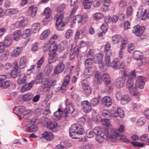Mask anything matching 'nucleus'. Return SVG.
<instances>
[{"label": "nucleus", "mask_w": 149, "mask_h": 149, "mask_svg": "<svg viewBox=\"0 0 149 149\" xmlns=\"http://www.w3.org/2000/svg\"><path fill=\"white\" fill-rule=\"evenodd\" d=\"M101 73L97 71L95 73V79L94 80L95 83L101 85L102 81H104L106 84H109L111 82V80L109 74L106 72H104L101 75Z\"/></svg>", "instance_id": "obj_1"}, {"label": "nucleus", "mask_w": 149, "mask_h": 149, "mask_svg": "<svg viewBox=\"0 0 149 149\" xmlns=\"http://www.w3.org/2000/svg\"><path fill=\"white\" fill-rule=\"evenodd\" d=\"M85 130L82 127H80L77 124L72 125L69 129L70 137L73 139L79 138L77 135H82L84 133Z\"/></svg>", "instance_id": "obj_2"}, {"label": "nucleus", "mask_w": 149, "mask_h": 149, "mask_svg": "<svg viewBox=\"0 0 149 149\" xmlns=\"http://www.w3.org/2000/svg\"><path fill=\"white\" fill-rule=\"evenodd\" d=\"M65 102L66 106L64 110V112L65 113V117L68 116L69 113L73 114L74 115L77 114V111L75 109V106L74 104L68 99H66Z\"/></svg>", "instance_id": "obj_3"}, {"label": "nucleus", "mask_w": 149, "mask_h": 149, "mask_svg": "<svg viewBox=\"0 0 149 149\" xmlns=\"http://www.w3.org/2000/svg\"><path fill=\"white\" fill-rule=\"evenodd\" d=\"M116 129H112L110 132L111 134V139L113 142H115L116 141V139H121L123 141L127 143L130 142L129 140L127 139L125 136L120 134L117 132Z\"/></svg>", "instance_id": "obj_4"}, {"label": "nucleus", "mask_w": 149, "mask_h": 149, "mask_svg": "<svg viewBox=\"0 0 149 149\" xmlns=\"http://www.w3.org/2000/svg\"><path fill=\"white\" fill-rule=\"evenodd\" d=\"M44 84L42 85V88L47 91H48L52 87H54L56 85V82L55 80H51L49 78H46Z\"/></svg>", "instance_id": "obj_5"}, {"label": "nucleus", "mask_w": 149, "mask_h": 149, "mask_svg": "<svg viewBox=\"0 0 149 149\" xmlns=\"http://www.w3.org/2000/svg\"><path fill=\"white\" fill-rule=\"evenodd\" d=\"M145 30V27L140 26L139 25H137L134 26L132 29V32L135 35L138 36H140L142 39V35H143Z\"/></svg>", "instance_id": "obj_6"}, {"label": "nucleus", "mask_w": 149, "mask_h": 149, "mask_svg": "<svg viewBox=\"0 0 149 149\" xmlns=\"http://www.w3.org/2000/svg\"><path fill=\"white\" fill-rule=\"evenodd\" d=\"M88 17L86 14H84L82 16L80 15H76L73 19V22L74 23H81L84 24L88 20Z\"/></svg>", "instance_id": "obj_7"}, {"label": "nucleus", "mask_w": 149, "mask_h": 149, "mask_svg": "<svg viewBox=\"0 0 149 149\" xmlns=\"http://www.w3.org/2000/svg\"><path fill=\"white\" fill-rule=\"evenodd\" d=\"M110 67L115 70H117L124 68L125 67V65L124 61H122L120 63L119 60L116 58L114 59L111 63Z\"/></svg>", "instance_id": "obj_8"}, {"label": "nucleus", "mask_w": 149, "mask_h": 149, "mask_svg": "<svg viewBox=\"0 0 149 149\" xmlns=\"http://www.w3.org/2000/svg\"><path fill=\"white\" fill-rule=\"evenodd\" d=\"M38 129V127L33 122L28 123L24 127V130L26 132H35Z\"/></svg>", "instance_id": "obj_9"}, {"label": "nucleus", "mask_w": 149, "mask_h": 149, "mask_svg": "<svg viewBox=\"0 0 149 149\" xmlns=\"http://www.w3.org/2000/svg\"><path fill=\"white\" fill-rule=\"evenodd\" d=\"M104 132L102 134L97 136L96 140L99 142H101L104 139L108 141L110 139H111V135H110L108 130H104Z\"/></svg>", "instance_id": "obj_10"}, {"label": "nucleus", "mask_w": 149, "mask_h": 149, "mask_svg": "<svg viewBox=\"0 0 149 149\" xmlns=\"http://www.w3.org/2000/svg\"><path fill=\"white\" fill-rule=\"evenodd\" d=\"M63 18L61 17H56L54 19L56 20V25L57 29L58 31H62L64 28V27L65 25V23L63 21Z\"/></svg>", "instance_id": "obj_11"}, {"label": "nucleus", "mask_w": 149, "mask_h": 149, "mask_svg": "<svg viewBox=\"0 0 149 149\" xmlns=\"http://www.w3.org/2000/svg\"><path fill=\"white\" fill-rule=\"evenodd\" d=\"M125 78L122 77H120L116 78L114 82L115 87L118 88L124 87L125 84Z\"/></svg>", "instance_id": "obj_12"}, {"label": "nucleus", "mask_w": 149, "mask_h": 149, "mask_svg": "<svg viewBox=\"0 0 149 149\" xmlns=\"http://www.w3.org/2000/svg\"><path fill=\"white\" fill-rule=\"evenodd\" d=\"M65 4H62L61 5H58L56 8V10L57 12V14H56L54 17V19L56 17H61L64 18L63 14L64 12L63 10L65 8Z\"/></svg>", "instance_id": "obj_13"}, {"label": "nucleus", "mask_w": 149, "mask_h": 149, "mask_svg": "<svg viewBox=\"0 0 149 149\" xmlns=\"http://www.w3.org/2000/svg\"><path fill=\"white\" fill-rule=\"evenodd\" d=\"M146 81V79L145 77L142 76H139L136 81V86L141 89L143 88Z\"/></svg>", "instance_id": "obj_14"}, {"label": "nucleus", "mask_w": 149, "mask_h": 149, "mask_svg": "<svg viewBox=\"0 0 149 149\" xmlns=\"http://www.w3.org/2000/svg\"><path fill=\"white\" fill-rule=\"evenodd\" d=\"M20 70L19 69L17 63L14 66L13 70L11 72L10 76L13 78H15L20 75Z\"/></svg>", "instance_id": "obj_15"}, {"label": "nucleus", "mask_w": 149, "mask_h": 149, "mask_svg": "<svg viewBox=\"0 0 149 149\" xmlns=\"http://www.w3.org/2000/svg\"><path fill=\"white\" fill-rule=\"evenodd\" d=\"M82 108L85 113L89 112L92 110L91 106L87 100L84 101L82 102Z\"/></svg>", "instance_id": "obj_16"}, {"label": "nucleus", "mask_w": 149, "mask_h": 149, "mask_svg": "<svg viewBox=\"0 0 149 149\" xmlns=\"http://www.w3.org/2000/svg\"><path fill=\"white\" fill-rule=\"evenodd\" d=\"M139 9L137 12L136 16L140 18L141 17V19L143 20H145L146 19H148V15L147 13V11L146 10H145L144 11H143L141 8H140Z\"/></svg>", "instance_id": "obj_17"}, {"label": "nucleus", "mask_w": 149, "mask_h": 149, "mask_svg": "<svg viewBox=\"0 0 149 149\" xmlns=\"http://www.w3.org/2000/svg\"><path fill=\"white\" fill-rule=\"evenodd\" d=\"M67 46V42L66 40H63L61 42L57 45L55 44L54 45V47L59 52H62L66 48Z\"/></svg>", "instance_id": "obj_18"}, {"label": "nucleus", "mask_w": 149, "mask_h": 149, "mask_svg": "<svg viewBox=\"0 0 149 149\" xmlns=\"http://www.w3.org/2000/svg\"><path fill=\"white\" fill-rule=\"evenodd\" d=\"M45 125L43 123L42 125L46 127L49 130H52L55 129L57 126V124L56 122L52 121H46L45 122Z\"/></svg>", "instance_id": "obj_19"}, {"label": "nucleus", "mask_w": 149, "mask_h": 149, "mask_svg": "<svg viewBox=\"0 0 149 149\" xmlns=\"http://www.w3.org/2000/svg\"><path fill=\"white\" fill-rule=\"evenodd\" d=\"M65 68L64 64L63 63L60 62L54 68V72L56 74H59L63 71Z\"/></svg>", "instance_id": "obj_20"}, {"label": "nucleus", "mask_w": 149, "mask_h": 149, "mask_svg": "<svg viewBox=\"0 0 149 149\" xmlns=\"http://www.w3.org/2000/svg\"><path fill=\"white\" fill-rule=\"evenodd\" d=\"M44 13L45 16V18L43 19L44 22H49L52 20V17L51 16V10L49 8H46L44 11Z\"/></svg>", "instance_id": "obj_21"}, {"label": "nucleus", "mask_w": 149, "mask_h": 149, "mask_svg": "<svg viewBox=\"0 0 149 149\" xmlns=\"http://www.w3.org/2000/svg\"><path fill=\"white\" fill-rule=\"evenodd\" d=\"M103 105L107 107H109L112 104V101L111 97L109 96H105L102 100Z\"/></svg>", "instance_id": "obj_22"}, {"label": "nucleus", "mask_w": 149, "mask_h": 149, "mask_svg": "<svg viewBox=\"0 0 149 149\" xmlns=\"http://www.w3.org/2000/svg\"><path fill=\"white\" fill-rule=\"evenodd\" d=\"M85 35V30L82 29L77 31L74 39L76 40L83 38Z\"/></svg>", "instance_id": "obj_23"}, {"label": "nucleus", "mask_w": 149, "mask_h": 149, "mask_svg": "<svg viewBox=\"0 0 149 149\" xmlns=\"http://www.w3.org/2000/svg\"><path fill=\"white\" fill-rule=\"evenodd\" d=\"M22 49V47H17L15 48L11 53V55L13 57H17L21 54Z\"/></svg>", "instance_id": "obj_24"}, {"label": "nucleus", "mask_w": 149, "mask_h": 149, "mask_svg": "<svg viewBox=\"0 0 149 149\" xmlns=\"http://www.w3.org/2000/svg\"><path fill=\"white\" fill-rule=\"evenodd\" d=\"M119 95V94L116 95V97L118 100H121V102L122 104H126L130 100V98L128 95H123L121 96V98H120V99H119L117 97V96Z\"/></svg>", "instance_id": "obj_25"}, {"label": "nucleus", "mask_w": 149, "mask_h": 149, "mask_svg": "<svg viewBox=\"0 0 149 149\" xmlns=\"http://www.w3.org/2000/svg\"><path fill=\"white\" fill-rule=\"evenodd\" d=\"M53 66L52 64L48 63L45 68L44 72L46 76L49 75L52 72L53 69Z\"/></svg>", "instance_id": "obj_26"}, {"label": "nucleus", "mask_w": 149, "mask_h": 149, "mask_svg": "<svg viewBox=\"0 0 149 149\" xmlns=\"http://www.w3.org/2000/svg\"><path fill=\"white\" fill-rule=\"evenodd\" d=\"M17 111L16 114L18 116H21V117H24V113L26 110L24 106H19L16 108Z\"/></svg>", "instance_id": "obj_27"}, {"label": "nucleus", "mask_w": 149, "mask_h": 149, "mask_svg": "<svg viewBox=\"0 0 149 149\" xmlns=\"http://www.w3.org/2000/svg\"><path fill=\"white\" fill-rule=\"evenodd\" d=\"M41 135L42 138L51 141L54 138L52 134L49 132H45Z\"/></svg>", "instance_id": "obj_28"}, {"label": "nucleus", "mask_w": 149, "mask_h": 149, "mask_svg": "<svg viewBox=\"0 0 149 149\" xmlns=\"http://www.w3.org/2000/svg\"><path fill=\"white\" fill-rule=\"evenodd\" d=\"M26 59L25 56L21 57L19 62V68L24 69L26 66Z\"/></svg>", "instance_id": "obj_29"}, {"label": "nucleus", "mask_w": 149, "mask_h": 149, "mask_svg": "<svg viewBox=\"0 0 149 149\" xmlns=\"http://www.w3.org/2000/svg\"><path fill=\"white\" fill-rule=\"evenodd\" d=\"M78 0H71V6H74L70 13L71 16L75 12L78 8L77 3Z\"/></svg>", "instance_id": "obj_30"}, {"label": "nucleus", "mask_w": 149, "mask_h": 149, "mask_svg": "<svg viewBox=\"0 0 149 149\" xmlns=\"http://www.w3.org/2000/svg\"><path fill=\"white\" fill-rule=\"evenodd\" d=\"M33 86L32 81L29 83H26L22 86L21 90L22 92H24L26 91L30 90Z\"/></svg>", "instance_id": "obj_31"}, {"label": "nucleus", "mask_w": 149, "mask_h": 149, "mask_svg": "<svg viewBox=\"0 0 149 149\" xmlns=\"http://www.w3.org/2000/svg\"><path fill=\"white\" fill-rule=\"evenodd\" d=\"M122 36L120 35H114L112 38V42L114 44H117L122 41Z\"/></svg>", "instance_id": "obj_32"}, {"label": "nucleus", "mask_w": 149, "mask_h": 149, "mask_svg": "<svg viewBox=\"0 0 149 149\" xmlns=\"http://www.w3.org/2000/svg\"><path fill=\"white\" fill-rule=\"evenodd\" d=\"M104 130H107L106 129L102 128L99 126H96L95 127L93 130L95 135L97 136L100 135L102 134V132H104Z\"/></svg>", "instance_id": "obj_33"}, {"label": "nucleus", "mask_w": 149, "mask_h": 149, "mask_svg": "<svg viewBox=\"0 0 149 149\" xmlns=\"http://www.w3.org/2000/svg\"><path fill=\"white\" fill-rule=\"evenodd\" d=\"M19 79L17 80L18 84L20 85L24 83L26 80V76L25 74H22L19 76Z\"/></svg>", "instance_id": "obj_34"}, {"label": "nucleus", "mask_w": 149, "mask_h": 149, "mask_svg": "<svg viewBox=\"0 0 149 149\" xmlns=\"http://www.w3.org/2000/svg\"><path fill=\"white\" fill-rule=\"evenodd\" d=\"M111 119V118H110L102 119L101 120V121L102 124L108 128H111L112 126L109 120Z\"/></svg>", "instance_id": "obj_35"}, {"label": "nucleus", "mask_w": 149, "mask_h": 149, "mask_svg": "<svg viewBox=\"0 0 149 149\" xmlns=\"http://www.w3.org/2000/svg\"><path fill=\"white\" fill-rule=\"evenodd\" d=\"M22 35V32L20 30H18L15 31L13 33V40L18 41L20 39Z\"/></svg>", "instance_id": "obj_36"}, {"label": "nucleus", "mask_w": 149, "mask_h": 149, "mask_svg": "<svg viewBox=\"0 0 149 149\" xmlns=\"http://www.w3.org/2000/svg\"><path fill=\"white\" fill-rule=\"evenodd\" d=\"M104 52L106 53V54L112 55L111 50V49L110 44L107 42L105 45Z\"/></svg>", "instance_id": "obj_37"}, {"label": "nucleus", "mask_w": 149, "mask_h": 149, "mask_svg": "<svg viewBox=\"0 0 149 149\" xmlns=\"http://www.w3.org/2000/svg\"><path fill=\"white\" fill-rule=\"evenodd\" d=\"M130 94L132 96H137L139 94V92L137 91V88L133 86L132 87L128 88Z\"/></svg>", "instance_id": "obj_38"}, {"label": "nucleus", "mask_w": 149, "mask_h": 149, "mask_svg": "<svg viewBox=\"0 0 149 149\" xmlns=\"http://www.w3.org/2000/svg\"><path fill=\"white\" fill-rule=\"evenodd\" d=\"M40 24L38 22L33 24L32 26L31 29L34 33L38 32L40 29Z\"/></svg>", "instance_id": "obj_39"}, {"label": "nucleus", "mask_w": 149, "mask_h": 149, "mask_svg": "<svg viewBox=\"0 0 149 149\" xmlns=\"http://www.w3.org/2000/svg\"><path fill=\"white\" fill-rule=\"evenodd\" d=\"M82 88L85 92L87 94L89 95L92 92L91 88L89 85L83 84H82Z\"/></svg>", "instance_id": "obj_40"}, {"label": "nucleus", "mask_w": 149, "mask_h": 149, "mask_svg": "<svg viewBox=\"0 0 149 149\" xmlns=\"http://www.w3.org/2000/svg\"><path fill=\"white\" fill-rule=\"evenodd\" d=\"M33 96V93H29L23 95L22 96V99L24 101H28L31 100Z\"/></svg>", "instance_id": "obj_41"}, {"label": "nucleus", "mask_w": 149, "mask_h": 149, "mask_svg": "<svg viewBox=\"0 0 149 149\" xmlns=\"http://www.w3.org/2000/svg\"><path fill=\"white\" fill-rule=\"evenodd\" d=\"M50 31L47 29L44 31L40 36V39L41 40H43L46 39L48 36L50 34Z\"/></svg>", "instance_id": "obj_42"}, {"label": "nucleus", "mask_w": 149, "mask_h": 149, "mask_svg": "<svg viewBox=\"0 0 149 149\" xmlns=\"http://www.w3.org/2000/svg\"><path fill=\"white\" fill-rule=\"evenodd\" d=\"M10 84L11 81H10L0 80V87H3V88H6L8 87Z\"/></svg>", "instance_id": "obj_43"}, {"label": "nucleus", "mask_w": 149, "mask_h": 149, "mask_svg": "<svg viewBox=\"0 0 149 149\" xmlns=\"http://www.w3.org/2000/svg\"><path fill=\"white\" fill-rule=\"evenodd\" d=\"M117 115L116 114H114V116L116 117L117 116H119L121 118H123L124 115V113L123 110L119 107H118L117 109Z\"/></svg>", "instance_id": "obj_44"}, {"label": "nucleus", "mask_w": 149, "mask_h": 149, "mask_svg": "<svg viewBox=\"0 0 149 149\" xmlns=\"http://www.w3.org/2000/svg\"><path fill=\"white\" fill-rule=\"evenodd\" d=\"M103 56L102 54H97L95 57L93 59L94 62L96 64H99L102 62L103 60Z\"/></svg>", "instance_id": "obj_45"}, {"label": "nucleus", "mask_w": 149, "mask_h": 149, "mask_svg": "<svg viewBox=\"0 0 149 149\" xmlns=\"http://www.w3.org/2000/svg\"><path fill=\"white\" fill-rule=\"evenodd\" d=\"M29 10L31 12V15L33 17L36 15L37 9L36 7H34V6L31 5L29 7Z\"/></svg>", "instance_id": "obj_46"}, {"label": "nucleus", "mask_w": 149, "mask_h": 149, "mask_svg": "<svg viewBox=\"0 0 149 149\" xmlns=\"http://www.w3.org/2000/svg\"><path fill=\"white\" fill-rule=\"evenodd\" d=\"M100 28L102 31V32H101L100 34H98L99 37L102 36L103 33H105V31L107 30L108 29V25L107 24V23H105L102 24Z\"/></svg>", "instance_id": "obj_47"}, {"label": "nucleus", "mask_w": 149, "mask_h": 149, "mask_svg": "<svg viewBox=\"0 0 149 149\" xmlns=\"http://www.w3.org/2000/svg\"><path fill=\"white\" fill-rule=\"evenodd\" d=\"M126 85L129 88L134 86V80L130 77L126 78Z\"/></svg>", "instance_id": "obj_48"}, {"label": "nucleus", "mask_w": 149, "mask_h": 149, "mask_svg": "<svg viewBox=\"0 0 149 149\" xmlns=\"http://www.w3.org/2000/svg\"><path fill=\"white\" fill-rule=\"evenodd\" d=\"M13 42V40L9 37H6L4 39V40L3 42V44L4 45L5 47H6L9 46L12 44Z\"/></svg>", "instance_id": "obj_49"}, {"label": "nucleus", "mask_w": 149, "mask_h": 149, "mask_svg": "<svg viewBox=\"0 0 149 149\" xmlns=\"http://www.w3.org/2000/svg\"><path fill=\"white\" fill-rule=\"evenodd\" d=\"M133 57L135 59L143 58L142 53L139 51L135 52L133 54Z\"/></svg>", "instance_id": "obj_50"}, {"label": "nucleus", "mask_w": 149, "mask_h": 149, "mask_svg": "<svg viewBox=\"0 0 149 149\" xmlns=\"http://www.w3.org/2000/svg\"><path fill=\"white\" fill-rule=\"evenodd\" d=\"M93 0H84L83 3L84 4V7L85 9L90 8L92 5V2Z\"/></svg>", "instance_id": "obj_51"}, {"label": "nucleus", "mask_w": 149, "mask_h": 149, "mask_svg": "<svg viewBox=\"0 0 149 149\" xmlns=\"http://www.w3.org/2000/svg\"><path fill=\"white\" fill-rule=\"evenodd\" d=\"M6 12L9 15H11L17 13L18 10L17 8H9L6 10Z\"/></svg>", "instance_id": "obj_52"}, {"label": "nucleus", "mask_w": 149, "mask_h": 149, "mask_svg": "<svg viewBox=\"0 0 149 149\" xmlns=\"http://www.w3.org/2000/svg\"><path fill=\"white\" fill-rule=\"evenodd\" d=\"M92 67H86L84 71V74L87 76V77H89L92 75L91 69Z\"/></svg>", "instance_id": "obj_53"}, {"label": "nucleus", "mask_w": 149, "mask_h": 149, "mask_svg": "<svg viewBox=\"0 0 149 149\" xmlns=\"http://www.w3.org/2000/svg\"><path fill=\"white\" fill-rule=\"evenodd\" d=\"M20 20L19 21V25L21 27H24L27 24L28 21L26 18L24 17L20 18Z\"/></svg>", "instance_id": "obj_54"}, {"label": "nucleus", "mask_w": 149, "mask_h": 149, "mask_svg": "<svg viewBox=\"0 0 149 149\" xmlns=\"http://www.w3.org/2000/svg\"><path fill=\"white\" fill-rule=\"evenodd\" d=\"M102 114L104 117H105L107 118H111L112 116L111 113L107 109L103 110L102 111Z\"/></svg>", "instance_id": "obj_55"}, {"label": "nucleus", "mask_w": 149, "mask_h": 149, "mask_svg": "<svg viewBox=\"0 0 149 149\" xmlns=\"http://www.w3.org/2000/svg\"><path fill=\"white\" fill-rule=\"evenodd\" d=\"M93 59L92 58H89L86 60L85 65L86 67H91L93 68V63L92 60Z\"/></svg>", "instance_id": "obj_56"}, {"label": "nucleus", "mask_w": 149, "mask_h": 149, "mask_svg": "<svg viewBox=\"0 0 149 149\" xmlns=\"http://www.w3.org/2000/svg\"><path fill=\"white\" fill-rule=\"evenodd\" d=\"M31 34V30L29 29H27L24 31L22 34V37L23 38L25 39L29 37Z\"/></svg>", "instance_id": "obj_57"}, {"label": "nucleus", "mask_w": 149, "mask_h": 149, "mask_svg": "<svg viewBox=\"0 0 149 149\" xmlns=\"http://www.w3.org/2000/svg\"><path fill=\"white\" fill-rule=\"evenodd\" d=\"M86 122V119L84 117H82L78 120L77 125L80 126V127H82L85 124Z\"/></svg>", "instance_id": "obj_58"}, {"label": "nucleus", "mask_w": 149, "mask_h": 149, "mask_svg": "<svg viewBox=\"0 0 149 149\" xmlns=\"http://www.w3.org/2000/svg\"><path fill=\"white\" fill-rule=\"evenodd\" d=\"M112 55L106 54L105 58V62L106 65L107 67H110L111 65L110 57Z\"/></svg>", "instance_id": "obj_59"}, {"label": "nucleus", "mask_w": 149, "mask_h": 149, "mask_svg": "<svg viewBox=\"0 0 149 149\" xmlns=\"http://www.w3.org/2000/svg\"><path fill=\"white\" fill-rule=\"evenodd\" d=\"M137 60L136 63L139 66H142L146 63V61L143 58L136 59Z\"/></svg>", "instance_id": "obj_60"}, {"label": "nucleus", "mask_w": 149, "mask_h": 149, "mask_svg": "<svg viewBox=\"0 0 149 149\" xmlns=\"http://www.w3.org/2000/svg\"><path fill=\"white\" fill-rule=\"evenodd\" d=\"M54 116H53V118L55 120H58L61 119L62 117V115L57 111L54 113Z\"/></svg>", "instance_id": "obj_61"}, {"label": "nucleus", "mask_w": 149, "mask_h": 149, "mask_svg": "<svg viewBox=\"0 0 149 149\" xmlns=\"http://www.w3.org/2000/svg\"><path fill=\"white\" fill-rule=\"evenodd\" d=\"M52 46L49 44L46 43L42 47V49L44 52L47 51L48 49L49 51H52L51 49Z\"/></svg>", "instance_id": "obj_62"}, {"label": "nucleus", "mask_w": 149, "mask_h": 149, "mask_svg": "<svg viewBox=\"0 0 149 149\" xmlns=\"http://www.w3.org/2000/svg\"><path fill=\"white\" fill-rule=\"evenodd\" d=\"M98 102L97 99L96 98H93L91 100L90 104L91 106L94 107L98 104Z\"/></svg>", "instance_id": "obj_63"}, {"label": "nucleus", "mask_w": 149, "mask_h": 149, "mask_svg": "<svg viewBox=\"0 0 149 149\" xmlns=\"http://www.w3.org/2000/svg\"><path fill=\"white\" fill-rule=\"evenodd\" d=\"M103 17V15L102 13H98L94 14L93 15L94 19L96 20H99Z\"/></svg>", "instance_id": "obj_64"}]
</instances>
